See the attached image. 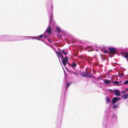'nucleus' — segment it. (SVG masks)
I'll use <instances>...</instances> for the list:
<instances>
[{"mask_svg": "<svg viewBox=\"0 0 128 128\" xmlns=\"http://www.w3.org/2000/svg\"><path fill=\"white\" fill-rule=\"evenodd\" d=\"M72 83V82H68L67 83L66 85V90L67 89L68 87L70 86V84H71Z\"/></svg>", "mask_w": 128, "mask_h": 128, "instance_id": "11", "label": "nucleus"}, {"mask_svg": "<svg viewBox=\"0 0 128 128\" xmlns=\"http://www.w3.org/2000/svg\"><path fill=\"white\" fill-rule=\"evenodd\" d=\"M62 53L64 54L65 55H66L67 54L66 52L64 51V50H62Z\"/></svg>", "mask_w": 128, "mask_h": 128, "instance_id": "17", "label": "nucleus"}, {"mask_svg": "<svg viewBox=\"0 0 128 128\" xmlns=\"http://www.w3.org/2000/svg\"><path fill=\"white\" fill-rule=\"evenodd\" d=\"M58 54L59 55V56L61 58H64L63 56V55L62 54V53L61 52H57Z\"/></svg>", "mask_w": 128, "mask_h": 128, "instance_id": "10", "label": "nucleus"}, {"mask_svg": "<svg viewBox=\"0 0 128 128\" xmlns=\"http://www.w3.org/2000/svg\"><path fill=\"white\" fill-rule=\"evenodd\" d=\"M111 82L114 83V84L116 85H118L119 83V82H118L111 81Z\"/></svg>", "mask_w": 128, "mask_h": 128, "instance_id": "14", "label": "nucleus"}, {"mask_svg": "<svg viewBox=\"0 0 128 128\" xmlns=\"http://www.w3.org/2000/svg\"><path fill=\"white\" fill-rule=\"evenodd\" d=\"M63 60H62V63L64 66H65L66 65L68 61V58L67 56H66L65 58H63Z\"/></svg>", "mask_w": 128, "mask_h": 128, "instance_id": "2", "label": "nucleus"}, {"mask_svg": "<svg viewBox=\"0 0 128 128\" xmlns=\"http://www.w3.org/2000/svg\"><path fill=\"white\" fill-rule=\"evenodd\" d=\"M127 61L128 62V60H127Z\"/></svg>", "mask_w": 128, "mask_h": 128, "instance_id": "27", "label": "nucleus"}, {"mask_svg": "<svg viewBox=\"0 0 128 128\" xmlns=\"http://www.w3.org/2000/svg\"><path fill=\"white\" fill-rule=\"evenodd\" d=\"M121 99V98L114 97L112 99V103L113 104H114L117 101L120 100Z\"/></svg>", "mask_w": 128, "mask_h": 128, "instance_id": "4", "label": "nucleus"}, {"mask_svg": "<svg viewBox=\"0 0 128 128\" xmlns=\"http://www.w3.org/2000/svg\"><path fill=\"white\" fill-rule=\"evenodd\" d=\"M87 74H86L85 72H84L81 74L82 76L84 77H87L89 78H92V75L91 74L89 73L88 72H86Z\"/></svg>", "mask_w": 128, "mask_h": 128, "instance_id": "3", "label": "nucleus"}, {"mask_svg": "<svg viewBox=\"0 0 128 128\" xmlns=\"http://www.w3.org/2000/svg\"><path fill=\"white\" fill-rule=\"evenodd\" d=\"M46 31L48 34L51 33L52 32L51 28L50 27H48L46 30Z\"/></svg>", "mask_w": 128, "mask_h": 128, "instance_id": "6", "label": "nucleus"}, {"mask_svg": "<svg viewBox=\"0 0 128 128\" xmlns=\"http://www.w3.org/2000/svg\"><path fill=\"white\" fill-rule=\"evenodd\" d=\"M82 75H84V74H82Z\"/></svg>", "mask_w": 128, "mask_h": 128, "instance_id": "26", "label": "nucleus"}, {"mask_svg": "<svg viewBox=\"0 0 128 128\" xmlns=\"http://www.w3.org/2000/svg\"><path fill=\"white\" fill-rule=\"evenodd\" d=\"M124 57L126 58H128V53H125V56Z\"/></svg>", "mask_w": 128, "mask_h": 128, "instance_id": "13", "label": "nucleus"}, {"mask_svg": "<svg viewBox=\"0 0 128 128\" xmlns=\"http://www.w3.org/2000/svg\"><path fill=\"white\" fill-rule=\"evenodd\" d=\"M126 90H128V88H127V89H126Z\"/></svg>", "mask_w": 128, "mask_h": 128, "instance_id": "24", "label": "nucleus"}, {"mask_svg": "<svg viewBox=\"0 0 128 128\" xmlns=\"http://www.w3.org/2000/svg\"><path fill=\"white\" fill-rule=\"evenodd\" d=\"M108 49L109 50L110 52L112 54H116L117 51L116 48H108Z\"/></svg>", "mask_w": 128, "mask_h": 128, "instance_id": "1", "label": "nucleus"}, {"mask_svg": "<svg viewBox=\"0 0 128 128\" xmlns=\"http://www.w3.org/2000/svg\"><path fill=\"white\" fill-rule=\"evenodd\" d=\"M120 75L122 76L121 78L122 77V76L124 75V74L122 73H121Z\"/></svg>", "mask_w": 128, "mask_h": 128, "instance_id": "22", "label": "nucleus"}, {"mask_svg": "<svg viewBox=\"0 0 128 128\" xmlns=\"http://www.w3.org/2000/svg\"><path fill=\"white\" fill-rule=\"evenodd\" d=\"M114 93L115 94V95L116 96H119L120 95V92L118 90H114Z\"/></svg>", "mask_w": 128, "mask_h": 128, "instance_id": "5", "label": "nucleus"}, {"mask_svg": "<svg viewBox=\"0 0 128 128\" xmlns=\"http://www.w3.org/2000/svg\"><path fill=\"white\" fill-rule=\"evenodd\" d=\"M50 17H51V18L52 19V16H51Z\"/></svg>", "mask_w": 128, "mask_h": 128, "instance_id": "25", "label": "nucleus"}, {"mask_svg": "<svg viewBox=\"0 0 128 128\" xmlns=\"http://www.w3.org/2000/svg\"><path fill=\"white\" fill-rule=\"evenodd\" d=\"M123 84H128V80L125 81L124 83Z\"/></svg>", "mask_w": 128, "mask_h": 128, "instance_id": "19", "label": "nucleus"}, {"mask_svg": "<svg viewBox=\"0 0 128 128\" xmlns=\"http://www.w3.org/2000/svg\"><path fill=\"white\" fill-rule=\"evenodd\" d=\"M69 65L72 68L76 67V64L74 62H72V64H69Z\"/></svg>", "mask_w": 128, "mask_h": 128, "instance_id": "7", "label": "nucleus"}, {"mask_svg": "<svg viewBox=\"0 0 128 128\" xmlns=\"http://www.w3.org/2000/svg\"><path fill=\"white\" fill-rule=\"evenodd\" d=\"M56 28L58 31V32L59 33L60 32V28L58 27L57 26L56 27Z\"/></svg>", "mask_w": 128, "mask_h": 128, "instance_id": "18", "label": "nucleus"}, {"mask_svg": "<svg viewBox=\"0 0 128 128\" xmlns=\"http://www.w3.org/2000/svg\"><path fill=\"white\" fill-rule=\"evenodd\" d=\"M103 52L106 53L108 54L109 52L108 50H104Z\"/></svg>", "mask_w": 128, "mask_h": 128, "instance_id": "20", "label": "nucleus"}, {"mask_svg": "<svg viewBox=\"0 0 128 128\" xmlns=\"http://www.w3.org/2000/svg\"><path fill=\"white\" fill-rule=\"evenodd\" d=\"M118 106V104L116 105V104H114L112 106V107L114 108H116Z\"/></svg>", "mask_w": 128, "mask_h": 128, "instance_id": "16", "label": "nucleus"}, {"mask_svg": "<svg viewBox=\"0 0 128 128\" xmlns=\"http://www.w3.org/2000/svg\"><path fill=\"white\" fill-rule=\"evenodd\" d=\"M122 97L124 99H127L128 97V94H127L125 95H123L122 96Z\"/></svg>", "mask_w": 128, "mask_h": 128, "instance_id": "9", "label": "nucleus"}, {"mask_svg": "<svg viewBox=\"0 0 128 128\" xmlns=\"http://www.w3.org/2000/svg\"><path fill=\"white\" fill-rule=\"evenodd\" d=\"M42 36L43 34H42L39 36H37L36 38L38 39L40 38H42Z\"/></svg>", "mask_w": 128, "mask_h": 128, "instance_id": "15", "label": "nucleus"}, {"mask_svg": "<svg viewBox=\"0 0 128 128\" xmlns=\"http://www.w3.org/2000/svg\"><path fill=\"white\" fill-rule=\"evenodd\" d=\"M73 74L75 75H78V73H76V72H73Z\"/></svg>", "mask_w": 128, "mask_h": 128, "instance_id": "21", "label": "nucleus"}, {"mask_svg": "<svg viewBox=\"0 0 128 128\" xmlns=\"http://www.w3.org/2000/svg\"><path fill=\"white\" fill-rule=\"evenodd\" d=\"M111 100V99L108 97H107L106 98V100L108 103H110V102Z\"/></svg>", "mask_w": 128, "mask_h": 128, "instance_id": "12", "label": "nucleus"}, {"mask_svg": "<svg viewBox=\"0 0 128 128\" xmlns=\"http://www.w3.org/2000/svg\"><path fill=\"white\" fill-rule=\"evenodd\" d=\"M104 80V83L106 84H110L111 82L108 80Z\"/></svg>", "mask_w": 128, "mask_h": 128, "instance_id": "8", "label": "nucleus"}, {"mask_svg": "<svg viewBox=\"0 0 128 128\" xmlns=\"http://www.w3.org/2000/svg\"><path fill=\"white\" fill-rule=\"evenodd\" d=\"M44 37H45L46 38H47V36H46V35H45V36H44Z\"/></svg>", "mask_w": 128, "mask_h": 128, "instance_id": "23", "label": "nucleus"}]
</instances>
